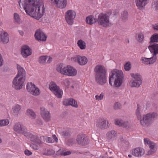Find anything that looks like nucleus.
I'll return each mask as SVG.
<instances>
[{
	"label": "nucleus",
	"mask_w": 158,
	"mask_h": 158,
	"mask_svg": "<svg viewBox=\"0 0 158 158\" xmlns=\"http://www.w3.org/2000/svg\"><path fill=\"white\" fill-rule=\"evenodd\" d=\"M32 91H35V92L37 93V94H33L34 95H38L40 94V91L39 89L37 87H35L34 89L32 90Z\"/></svg>",
	"instance_id": "8fccbe9b"
},
{
	"label": "nucleus",
	"mask_w": 158,
	"mask_h": 158,
	"mask_svg": "<svg viewBox=\"0 0 158 158\" xmlns=\"http://www.w3.org/2000/svg\"><path fill=\"white\" fill-rule=\"evenodd\" d=\"M28 137H30L31 138V141L37 144H39L41 143V140L40 137L37 135H32L31 133V135ZM41 138V137H40Z\"/></svg>",
	"instance_id": "c85d7f7f"
},
{
	"label": "nucleus",
	"mask_w": 158,
	"mask_h": 158,
	"mask_svg": "<svg viewBox=\"0 0 158 158\" xmlns=\"http://www.w3.org/2000/svg\"><path fill=\"white\" fill-rule=\"evenodd\" d=\"M88 61L87 58L85 56H80L79 60V64L81 65L85 64Z\"/></svg>",
	"instance_id": "c756f323"
},
{
	"label": "nucleus",
	"mask_w": 158,
	"mask_h": 158,
	"mask_svg": "<svg viewBox=\"0 0 158 158\" xmlns=\"http://www.w3.org/2000/svg\"><path fill=\"white\" fill-rule=\"evenodd\" d=\"M35 87V85L32 82L28 83L27 85V89L28 92L32 94H37V93L32 91Z\"/></svg>",
	"instance_id": "b1692460"
},
{
	"label": "nucleus",
	"mask_w": 158,
	"mask_h": 158,
	"mask_svg": "<svg viewBox=\"0 0 158 158\" xmlns=\"http://www.w3.org/2000/svg\"><path fill=\"white\" fill-rule=\"evenodd\" d=\"M14 19L15 20V22L18 23L19 24L20 23V19L19 15L16 13H15L14 14Z\"/></svg>",
	"instance_id": "a19ab883"
},
{
	"label": "nucleus",
	"mask_w": 158,
	"mask_h": 158,
	"mask_svg": "<svg viewBox=\"0 0 158 158\" xmlns=\"http://www.w3.org/2000/svg\"><path fill=\"white\" fill-rule=\"evenodd\" d=\"M128 12L127 11H124L121 13V19L123 22H126L128 19Z\"/></svg>",
	"instance_id": "72a5a7b5"
},
{
	"label": "nucleus",
	"mask_w": 158,
	"mask_h": 158,
	"mask_svg": "<svg viewBox=\"0 0 158 158\" xmlns=\"http://www.w3.org/2000/svg\"><path fill=\"white\" fill-rule=\"evenodd\" d=\"M4 64L2 56L0 57V67H1Z\"/></svg>",
	"instance_id": "4d7b16f0"
},
{
	"label": "nucleus",
	"mask_w": 158,
	"mask_h": 158,
	"mask_svg": "<svg viewBox=\"0 0 158 158\" xmlns=\"http://www.w3.org/2000/svg\"><path fill=\"white\" fill-rule=\"evenodd\" d=\"M20 109V106L18 105H16L12 108V114L14 115L17 116Z\"/></svg>",
	"instance_id": "2f4dec72"
},
{
	"label": "nucleus",
	"mask_w": 158,
	"mask_h": 158,
	"mask_svg": "<svg viewBox=\"0 0 158 158\" xmlns=\"http://www.w3.org/2000/svg\"><path fill=\"white\" fill-rule=\"evenodd\" d=\"M48 58L47 56H42L39 57L38 61L40 64H44L46 62V60Z\"/></svg>",
	"instance_id": "4c0bfd02"
},
{
	"label": "nucleus",
	"mask_w": 158,
	"mask_h": 158,
	"mask_svg": "<svg viewBox=\"0 0 158 158\" xmlns=\"http://www.w3.org/2000/svg\"><path fill=\"white\" fill-rule=\"evenodd\" d=\"M95 125L96 127L98 129L103 130L108 128L110 125L107 118L102 117L97 119Z\"/></svg>",
	"instance_id": "6e6552de"
},
{
	"label": "nucleus",
	"mask_w": 158,
	"mask_h": 158,
	"mask_svg": "<svg viewBox=\"0 0 158 158\" xmlns=\"http://www.w3.org/2000/svg\"><path fill=\"white\" fill-rule=\"evenodd\" d=\"M111 14V12L106 14L101 13L98 16L97 22L99 25L105 27L110 26L111 23L109 21V18Z\"/></svg>",
	"instance_id": "423d86ee"
},
{
	"label": "nucleus",
	"mask_w": 158,
	"mask_h": 158,
	"mask_svg": "<svg viewBox=\"0 0 158 158\" xmlns=\"http://www.w3.org/2000/svg\"><path fill=\"white\" fill-rule=\"evenodd\" d=\"M157 117L156 113H148L143 115L142 119L140 121L141 125L143 127H146L149 126Z\"/></svg>",
	"instance_id": "0eeeda50"
},
{
	"label": "nucleus",
	"mask_w": 158,
	"mask_h": 158,
	"mask_svg": "<svg viewBox=\"0 0 158 158\" xmlns=\"http://www.w3.org/2000/svg\"><path fill=\"white\" fill-rule=\"evenodd\" d=\"M41 115L44 119L46 122H49L51 120V116L50 112L44 107L40 108Z\"/></svg>",
	"instance_id": "2eb2a0df"
},
{
	"label": "nucleus",
	"mask_w": 158,
	"mask_h": 158,
	"mask_svg": "<svg viewBox=\"0 0 158 158\" xmlns=\"http://www.w3.org/2000/svg\"><path fill=\"white\" fill-rule=\"evenodd\" d=\"M20 0L18 2L20 7L21 3L27 14L36 19L41 18L45 13V8L42 0Z\"/></svg>",
	"instance_id": "f257e3e1"
},
{
	"label": "nucleus",
	"mask_w": 158,
	"mask_h": 158,
	"mask_svg": "<svg viewBox=\"0 0 158 158\" xmlns=\"http://www.w3.org/2000/svg\"><path fill=\"white\" fill-rule=\"evenodd\" d=\"M128 156L129 157H131L132 156L131 155H129Z\"/></svg>",
	"instance_id": "338daca9"
},
{
	"label": "nucleus",
	"mask_w": 158,
	"mask_h": 158,
	"mask_svg": "<svg viewBox=\"0 0 158 158\" xmlns=\"http://www.w3.org/2000/svg\"><path fill=\"white\" fill-rule=\"evenodd\" d=\"M2 24V22L0 20V26Z\"/></svg>",
	"instance_id": "774afa93"
},
{
	"label": "nucleus",
	"mask_w": 158,
	"mask_h": 158,
	"mask_svg": "<svg viewBox=\"0 0 158 158\" xmlns=\"http://www.w3.org/2000/svg\"><path fill=\"white\" fill-rule=\"evenodd\" d=\"M76 142L75 139L73 138L70 139L67 141V143L69 145H72L75 144Z\"/></svg>",
	"instance_id": "37998d69"
},
{
	"label": "nucleus",
	"mask_w": 158,
	"mask_h": 158,
	"mask_svg": "<svg viewBox=\"0 0 158 158\" xmlns=\"http://www.w3.org/2000/svg\"><path fill=\"white\" fill-rule=\"evenodd\" d=\"M64 83L66 86H69V81L67 79H66L64 81Z\"/></svg>",
	"instance_id": "13d9d810"
},
{
	"label": "nucleus",
	"mask_w": 158,
	"mask_h": 158,
	"mask_svg": "<svg viewBox=\"0 0 158 158\" xmlns=\"http://www.w3.org/2000/svg\"><path fill=\"white\" fill-rule=\"evenodd\" d=\"M67 74L65 75L69 76H74L77 73V70L73 67L69 66H67V70L66 71Z\"/></svg>",
	"instance_id": "5701e85b"
},
{
	"label": "nucleus",
	"mask_w": 158,
	"mask_h": 158,
	"mask_svg": "<svg viewBox=\"0 0 158 158\" xmlns=\"http://www.w3.org/2000/svg\"><path fill=\"white\" fill-rule=\"evenodd\" d=\"M131 68V65L129 62H127L124 65V69L126 71H129Z\"/></svg>",
	"instance_id": "79ce46f5"
},
{
	"label": "nucleus",
	"mask_w": 158,
	"mask_h": 158,
	"mask_svg": "<svg viewBox=\"0 0 158 158\" xmlns=\"http://www.w3.org/2000/svg\"><path fill=\"white\" fill-rule=\"evenodd\" d=\"M152 7L156 10H158V0H157L154 2L152 5Z\"/></svg>",
	"instance_id": "603ef678"
},
{
	"label": "nucleus",
	"mask_w": 158,
	"mask_h": 158,
	"mask_svg": "<svg viewBox=\"0 0 158 158\" xmlns=\"http://www.w3.org/2000/svg\"><path fill=\"white\" fill-rule=\"evenodd\" d=\"M24 153L26 155L30 156L31 155L32 153L31 151L27 149H26L24 151Z\"/></svg>",
	"instance_id": "6e6d98bb"
},
{
	"label": "nucleus",
	"mask_w": 158,
	"mask_h": 158,
	"mask_svg": "<svg viewBox=\"0 0 158 158\" xmlns=\"http://www.w3.org/2000/svg\"><path fill=\"white\" fill-rule=\"evenodd\" d=\"M104 96V94L102 93L99 95H96L95 96L96 99L98 101L101 100L102 99Z\"/></svg>",
	"instance_id": "49530a36"
},
{
	"label": "nucleus",
	"mask_w": 158,
	"mask_h": 158,
	"mask_svg": "<svg viewBox=\"0 0 158 158\" xmlns=\"http://www.w3.org/2000/svg\"><path fill=\"white\" fill-rule=\"evenodd\" d=\"M136 39L139 42H142L144 38V35L142 33H137L136 34Z\"/></svg>",
	"instance_id": "473e14b6"
},
{
	"label": "nucleus",
	"mask_w": 158,
	"mask_h": 158,
	"mask_svg": "<svg viewBox=\"0 0 158 158\" xmlns=\"http://www.w3.org/2000/svg\"><path fill=\"white\" fill-rule=\"evenodd\" d=\"M55 153L54 151L52 149L47 150L45 151V152L44 153V154L47 155H50L54 154Z\"/></svg>",
	"instance_id": "ea45409f"
},
{
	"label": "nucleus",
	"mask_w": 158,
	"mask_h": 158,
	"mask_svg": "<svg viewBox=\"0 0 158 158\" xmlns=\"http://www.w3.org/2000/svg\"><path fill=\"white\" fill-rule=\"evenodd\" d=\"M116 125L119 126H123L127 128L129 127V124L128 122L127 121H123L121 119H118L115 122Z\"/></svg>",
	"instance_id": "4be33fe9"
},
{
	"label": "nucleus",
	"mask_w": 158,
	"mask_h": 158,
	"mask_svg": "<svg viewBox=\"0 0 158 158\" xmlns=\"http://www.w3.org/2000/svg\"><path fill=\"white\" fill-rule=\"evenodd\" d=\"M140 108L139 105H137V108L136 111V114L138 120H141L142 119V116L140 113Z\"/></svg>",
	"instance_id": "e433bc0d"
},
{
	"label": "nucleus",
	"mask_w": 158,
	"mask_h": 158,
	"mask_svg": "<svg viewBox=\"0 0 158 158\" xmlns=\"http://www.w3.org/2000/svg\"><path fill=\"white\" fill-rule=\"evenodd\" d=\"M17 74L12 81V87L17 90L22 89L26 80V73L25 70L19 65L17 64Z\"/></svg>",
	"instance_id": "f03ea898"
},
{
	"label": "nucleus",
	"mask_w": 158,
	"mask_h": 158,
	"mask_svg": "<svg viewBox=\"0 0 158 158\" xmlns=\"http://www.w3.org/2000/svg\"><path fill=\"white\" fill-rule=\"evenodd\" d=\"M45 140L48 143H53L52 139L51 137H46L45 138Z\"/></svg>",
	"instance_id": "3c124183"
},
{
	"label": "nucleus",
	"mask_w": 158,
	"mask_h": 158,
	"mask_svg": "<svg viewBox=\"0 0 158 158\" xmlns=\"http://www.w3.org/2000/svg\"><path fill=\"white\" fill-rule=\"evenodd\" d=\"M121 107V105L118 102H116L114 106V109L115 110L120 109Z\"/></svg>",
	"instance_id": "de8ad7c7"
},
{
	"label": "nucleus",
	"mask_w": 158,
	"mask_h": 158,
	"mask_svg": "<svg viewBox=\"0 0 158 158\" xmlns=\"http://www.w3.org/2000/svg\"><path fill=\"white\" fill-rule=\"evenodd\" d=\"M155 144L152 142H149V146L150 150L147 152V155H150L154 153L156 150V148L155 147Z\"/></svg>",
	"instance_id": "bb28decb"
},
{
	"label": "nucleus",
	"mask_w": 158,
	"mask_h": 158,
	"mask_svg": "<svg viewBox=\"0 0 158 158\" xmlns=\"http://www.w3.org/2000/svg\"><path fill=\"white\" fill-rule=\"evenodd\" d=\"M144 150L139 148H136L132 151V154L135 156L141 157L144 153Z\"/></svg>",
	"instance_id": "6ab92c4d"
},
{
	"label": "nucleus",
	"mask_w": 158,
	"mask_h": 158,
	"mask_svg": "<svg viewBox=\"0 0 158 158\" xmlns=\"http://www.w3.org/2000/svg\"><path fill=\"white\" fill-rule=\"evenodd\" d=\"M34 36L36 40L39 41H45L47 38V35L40 29L36 31Z\"/></svg>",
	"instance_id": "4468645a"
},
{
	"label": "nucleus",
	"mask_w": 158,
	"mask_h": 158,
	"mask_svg": "<svg viewBox=\"0 0 158 158\" xmlns=\"http://www.w3.org/2000/svg\"><path fill=\"white\" fill-rule=\"evenodd\" d=\"M56 70L58 72L65 75L67 74V66H65L62 64H60L57 65Z\"/></svg>",
	"instance_id": "412c9836"
},
{
	"label": "nucleus",
	"mask_w": 158,
	"mask_h": 158,
	"mask_svg": "<svg viewBox=\"0 0 158 158\" xmlns=\"http://www.w3.org/2000/svg\"><path fill=\"white\" fill-rule=\"evenodd\" d=\"M58 8L63 9L64 8L67 3V1L66 0H63V1L58 0L56 2H55Z\"/></svg>",
	"instance_id": "cd10ccee"
},
{
	"label": "nucleus",
	"mask_w": 158,
	"mask_h": 158,
	"mask_svg": "<svg viewBox=\"0 0 158 158\" xmlns=\"http://www.w3.org/2000/svg\"><path fill=\"white\" fill-rule=\"evenodd\" d=\"M36 123L39 125H42L43 124L42 120L40 118H38L36 120Z\"/></svg>",
	"instance_id": "5fc2aeb1"
},
{
	"label": "nucleus",
	"mask_w": 158,
	"mask_h": 158,
	"mask_svg": "<svg viewBox=\"0 0 158 158\" xmlns=\"http://www.w3.org/2000/svg\"><path fill=\"white\" fill-rule=\"evenodd\" d=\"M158 42V34H154L150 38V43Z\"/></svg>",
	"instance_id": "c9c22d12"
},
{
	"label": "nucleus",
	"mask_w": 158,
	"mask_h": 158,
	"mask_svg": "<svg viewBox=\"0 0 158 158\" xmlns=\"http://www.w3.org/2000/svg\"><path fill=\"white\" fill-rule=\"evenodd\" d=\"M14 130L18 133L22 134L26 137L30 136L31 135V133L28 132L27 129L20 122H18L15 124Z\"/></svg>",
	"instance_id": "1a4fd4ad"
},
{
	"label": "nucleus",
	"mask_w": 158,
	"mask_h": 158,
	"mask_svg": "<svg viewBox=\"0 0 158 158\" xmlns=\"http://www.w3.org/2000/svg\"><path fill=\"white\" fill-rule=\"evenodd\" d=\"M107 139L110 141H113L117 136V133L116 131L112 130L108 131L106 133Z\"/></svg>",
	"instance_id": "aec40b11"
},
{
	"label": "nucleus",
	"mask_w": 158,
	"mask_h": 158,
	"mask_svg": "<svg viewBox=\"0 0 158 158\" xmlns=\"http://www.w3.org/2000/svg\"><path fill=\"white\" fill-rule=\"evenodd\" d=\"M148 0H135L136 6L139 9H142L148 2Z\"/></svg>",
	"instance_id": "393cba45"
},
{
	"label": "nucleus",
	"mask_w": 158,
	"mask_h": 158,
	"mask_svg": "<svg viewBox=\"0 0 158 158\" xmlns=\"http://www.w3.org/2000/svg\"><path fill=\"white\" fill-rule=\"evenodd\" d=\"M153 28L155 30H158V23L153 25Z\"/></svg>",
	"instance_id": "680f3d73"
},
{
	"label": "nucleus",
	"mask_w": 158,
	"mask_h": 158,
	"mask_svg": "<svg viewBox=\"0 0 158 158\" xmlns=\"http://www.w3.org/2000/svg\"><path fill=\"white\" fill-rule=\"evenodd\" d=\"M80 56L79 55H76V56L72 57L71 58V60L75 62H77L78 63L79 60Z\"/></svg>",
	"instance_id": "a18cd8bd"
},
{
	"label": "nucleus",
	"mask_w": 158,
	"mask_h": 158,
	"mask_svg": "<svg viewBox=\"0 0 158 158\" xmlns=\"http://www.w3.org/2000/svg\"><path fill=\"white\" fill-rule=\"evenodd\" d=\"M52 2H56V0H50Z\"/></svg>",
	"instance_id": "69168bd1"
},
{
	"label": "nucleus",
	"mask_w": 158,
	"mask_h": 158,
	"mask_svg": "<svg viewBox=\"0 0 158 158\" xmlns=\"http://www.w3.org/2000/svg\"><path fill=\"white\" fill-rule=\"evenodd\" d=\"M27 114L30 118L31 119H35L36 117V115L34 112L31 109H28L27 110Z\"/></svg>",
	"instance_id": "f704fd0d"
},
{
	"label": "nucleus",
	"mask_w": 158,
	"mask_h": 158,
	"mask_svg": "<svg viewBox=\"0 0 158 158\" xmlns=\"http://www.w3.org/2000/svg\"><path fill=\"white\" fill-rule=\"evenodd\" d=\"M30 146L31 148L35 150H38L39 148V146H37V145L35 144H31Z\"/></svg>",
	"instance_id": "864d4df0"
},
{
	"label": "nucleus",
	"mask_w": 158,
	"mask_h": 158,
	"mask_svg": "<svg viewBox=\"0 0 158 158\" xmlns=\"http://www.w3.org/2000/svg\"><path fill=\"white\" fill-rule=\"evenodd\" d=\"M0 39L3 43H7L9 39L8 34L4 31H1L0 32Z\"/></svg>",
	"instance_id": "a211bd4d"
},
{
	"label": "nucleus",
	"mask_w": 158,
	"mask_h": 158,
	"mask_svg": "<svg viewBox=\"0 0 158 158\" xmlns=\"http://www.w3.org/2000/svg\"><path fill=\"white\" fill-rule=\"evenodd\" d=\"M144 142L145 144H149V142H150L149 141V139L148 138H145L144 139Z\"/></svg>",
	"instance_id": "bf43d9fd"
},
{
	"label": "nucleus",
	"mask_w": 158,
	"mask_h": 158,
	"mask_svg": "<svg viewBox=\"0 0 158 158\" xmlns=\"http://www.w3.org/2000/svg\"><path fill=\"white\" fill-rule=\"evenodd\" d=\"M21 51L22 56L24 58H26L31 55L32 53L31 49L27 45L22 46L21 48Z\"/></svg>",
	"instance_id": "dca6fc26"
},
{
	"label": "nucleus",
	"mask_w": 158,
	"mask_h": 158,
	"mask_svg": "<svg viewBox=\"0 0 158 158\" xmlns=\"http://www.w3.org/2000/svg\"><path fill=\"white\" fill-rule=\"evenodd\" d=\"M109 77V83L111 86L119 87L121 86L123 79V73L121 71L117 69L113 70Z\"/></svg>",
	"instance_id": "20e7f679"
},
{
	"label": "nucleus",
	"mask_w": 158,
	"mask_h": 158,
	"mask_svg": "<svg viewBox=\"0 0 158 158\" xmlns=\"http://www.w3.org/2000/svg\"><path fill=\"white\" fill-rule=\"evenodd\" d=\"M71 153V152L70 151L62 150L61 151L60 154L62 156H66L70 154Z\"/></svg>",
	"instance_id": "c03bdc74"
},
{
	"label": "nucleus",
	"mask_w": 158,
	"mask_h": 158,
	"mask_svg": "<svg viewBox=\"0 0 158 158\" xmlns=\"http://www.w3.org/2000/svg\"><path fill=\"white\" fill-rule=\"evenodd\" d=\"M76 143L79 145H86L89 144V141L87 137L84 134H80L77 137Z\"/></svg>",
	"instance_id": "9b49d317"
},
{
	"label": "nucleus",
	"mask_w": 158,
	"mask_h": 158,
	"mask_svg": "<svg viewBox=\"0 0 158 158\" xmlns=\"http://www.w3.org/2000/svg\"><path fill=\"white\" fill-rule=\"evenodd\" d=\"M62 135L65 137H69L70 135V133L67 131H64L62 132Z\"/></svg>",
	"instance_id": "09e8293b"
},
{
	"label": "nucleus",
	"mask_w": 158,
	"mask_h": 158,
	"mask_svg": "<svg viewBox=\"0 0 158 158\" xmlns=\"http://www.w3.org/2000/svg\"><path fill=\"white\" fill-rule=\"evenodd\" d=\"M63 104L66 106L71 105L74 107L77 108L78 105L76 101L73 98L66 99L63 101Z\"/></svg>",
	"instance_id": "f3484780"
},
{
	"label": "nucleus",
	"mask_w": 158,
	"mask_h": 158,
	"mask_svg": "<svg viewBox=\"0 0 158 158\" xmlns=\"http://www.w3.org/2000/svg\"><path fill=\"white\" fill-rule=\"evenodd\" d=\"M77 44L79 48L81 50L84 49L86 48V43L81 40H80L78 41Z\"/></svg>",
	"instance_id": "7c9ffc66"
},
{
	"label": "nucleus",
	"mask_w": 158,
	"mask_h": 158,
	"mask_svg": "<svg viewBox=\"0 0 158 158\" xmlns=\"http://www.w3.org/2000/svg\"><path fill=\"white\" fill-rule=\"evenodd\" d=\"M50 90L58 98H60L62 97L63 92L59 87L54 82L52 81L49 85Z\"/></svg>",
	"instance_id": "9d476101"
},
{
	"label": "nucleus",
	"mask_w": 158,
	"mask_h": 158,
	"mask_svg": "<svg viewBox=\"0 0 158 158\" xmlns=\"http://www.w3.org/2000/svg\"><path fill=\"white\" fill-rule=\"evenodd\" d=\"M19 33L22 36H23L24 35V33L23 31L21 30H19L18 31Z\"/></svg>",
	"instance_id": "e2e57ef3"
},
{
	"label": "nucleus",
	"mask_w": 158,
	"mask_h": 158,
	"mask_svg": "<svg viewBox=\"0 0 158 158\" xmlns=\"http://www.w3.org/2000/svg\"><path fill=\"white\" fill-rule=\"evenodd\" d=\"M150 52L153 53V56L149 58L143 57L141 61L142 63L146 64H150L154 63L156 59V55L158 54V44H154L152 45L148 46Z\"/></svg>",
	"instance_id": "39448f33"
},
{
	"label": "nucleus",
	"mask_w": 158,
	"mask_h": 158,
	"mask_svg": "<svg viewBox=\"0 0 158 158\" xmlns=\"http://www.w3.org/2000/svg\"><path fill=\"white\" fill-rule=\"evenodd\" d=\"M86 23L92 25L97 22V18H94L93 15H91L88 16L86 18Z\"/></svg>",
	"instance_id": "a878e982"
},
{
	"label": "nucleus",
	"mask_w": 158,
	"mask_h": 158,
	"mask_svg": "<svg viewBox=\"0 0 158 158\" xmlns=\"http://www.w3.org/2000/svg\"><path fill=\"white\" fill-rule=\"evenodd\" d=\"M9 123V121L6 119L0 120V127L7 125Z\"/></svg>",
	"instance_id": "58836bf2"
},
{
	"label": "nucleus",
	"mask_w": 158,
	"mask_h": 158,
	"mask_svg": "<svg viewBox=\"0 0 158 158\" xmlns=\"http://www.w3.org/2000/svg\"><path fill=\"white\" fill-rule=\"evenodd\" d=\"M131 77L134 78V80L131 81V87H139L142 83L141 76L138 73L135 74L134 73H131Z\"/></svg>",
	"instance_id": "f8f14e48"
},
{
	"label": "nucleus",
	"mask_w": 158,
	"mask_h": 158,
	"mask_svg": "<svg viewBox=\"0 0 158 158\" xmlns=\"http://www.w3.org/2000/svg\"><path fill=\"white\" fill-rule=\"evenodd\" d=\"M48 60H47V63L49 64L52 62V57H48Z\"/></svg>",
	"instance_id": "0e129e2a"
},
{
	"label": "nucleus",
	"mask_w": 158,
	"mask_h": 158,
	"mask_svg": "<svg viewBox=\"0 0 158 158\" xmlns=\"http://www.w3.org/2000/svg\"><path fill=\"white\" fill-rule=\"evenodd\" d=\"M76 15V12L73 10H70L66 11L65 14V20L69 25H71L73 24Z\"/></svg>",
	"instance_id": "ddd939ff"
},
{
	"label": "nucleus",
	"mask_w": 158,
	"mask_h": 158,
	"mask_svg": "<svg viewBox=\"0 0 158 158\" xmlns=\"http://www.w3.org/2000/svg\"><path fill=\"white\" fill-rule=\"evenodd\" d=\"M52 137L56 142H58V139L55 135H53Z\"/></svg>",
	"instance_id": "052dcab7"
},
{
	"label": "nucleus",
	"mask_w": 158,
	"mask_h": 158,
	"mask_svg": "<svg viewBox=\"0 0 158 158\" xmlns=\"http://www.w3.org/2000/svg\"><path fill=\"white\" fill-rule=\"evenodd\" d=\"M95 81L97 83L103 85L106 82L107 70L106 68L101 65H98L94 69Z\"/></svg>",
	"instance_id": "7ed1b4c3"
}]
</instances>
